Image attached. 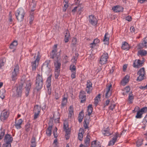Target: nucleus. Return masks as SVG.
I'll use <instances>...</instances> for the list:
<instances>
[{
  "instance_id": "obj_1",
  "label": "nucleus",
  "mask_w": 147,
  "mask_h": 147,
  "mask_svg": "<svg viewBox=\"0 0 147 147\" xmlns=\"http://www.w3.org/2000/svg\"><path fill=\"white\" fill-rule=\"evenodd\" d=\"M24 84H26V86L25 87L26 90V96L28 95L31 86V84L30 82H28L27 84L24 83L22 84V85H20L18 87L13 88L12 90V96L13 97L18 98L21 97L22 92V88Z\"/></svg>"
},
{
  "instance_id": "obj_2",
  "label": "nucleus",
  "mask_w": 147,
  "mask_h": 147,
  "mask_svg": "<svg viewBox=\"0 0 147 147\" xmlns=\"http://www.w3.org/2000/svg\"><path fill=\"white\" fill-rule=\"evenodd\" d=\"M43 84L42 77L38 74L36 77V88L37 91L40 90L42 88Z\"/></svg>"
},
{
  "instance_id": "obj_3",
  "label": "nucleus",
  "mask_w": 147,
  "mask_h": 147,
  "mask_svg": "<svg viewBox=\"0 0 147 147\" xmlns=\"http://www.w3.org/2000/svg\"><path fill=\"white\" fill-rule=\"evenodd\" d=\"M25 13L23 9L19 8L15 13V16L17 20L19 21H22Z\"/></svg>"
},
{
  "instance_id": "obj_4",
  "label": "nucleus",
  "mask_w": 147,
  "mask_h": 147,
  "mask_svg": "<svg viewBox=\"0 0 147 147\" xmlns=\"http://www.w3.org/2000/svg\"><path fill=\"white\" fill-rule=\"evenodd\" d=\"M19 73V67L18 65L17 64L12 71L11 78L12 80L15 81L17 79V76Z\"/></svg>"
},
{
  "instance_id": "obj_5",
  "label": "nucleus",
  "mask_w": 147,
  "mask_h": 147,
  "mask_svg": "<svg viewBox=\"0 0 147 147\" xmlns=\"http://www.w3.org/2000/svg\"><path fill=\"white\" fill-rule=\"evenodd\" d=\"M57 45H54L52 53L50 55V58L54 59V60L57 59V57H58V59H60V54H59L58 55V53L56 54L57 51Z\"/></svg>"
},
{
  "instance_id": "obj_6",
  "label": "nucleus",
  "mask_w": 147,
  "mask_h": 147,
  "mask_svg": "<svg viewBox=\"0 0 147 147\" xmlns=\"http://www.w3.org/2000/svg\"><path fill=\"white\" fill-rule=\"evenodd\" d=\"M51 61L47 60L43 64L41 68V70L50 72L51 71V67L50 65Z\"/></svg>"
},
{
  "instance_id": "obj_7",
  "label": "nucleus",
  "mask_w": 147,
  "mask_h": 147,
  "mask_svg": "<svg viewBox=\"0 0 147 147\" xmlns=\"http://www.w3.org/2000/svg\"><path fill=\"white\" fill-rule=\"evenodd\" d=\"M137 74L139 76L137 78V81H140L144 79V77H145L144 76L145 75L144 68L142 67L138 71Z\"/></svg>"
},
{
  "instance_id": "obj_8",
  "label": "nucleus",
  "mask_w": 147,
  "mask_h": 147,
  "mask_svg": "<svg viewBox=\"0 0 147 147\" xmlns=\"http://www.w3.org/2000/svg\"><path fill=\"white\" fill-rule=\"evenodd\" d=\"M52 75L51 74L47 78V88L48 93L50 95L51 94V82Z\"/></svg>"
},
{
  "instance_id": "obj_9",
  "label": "nucleus",
  "mask_w": 147,
  "mask_h": 147,
  "mask_svg": "<svg viewBox=\"0 0 147 147\" xmlns=\"http://www.w3.org/2000/svg\"><path fill=\"white\" fill-rule=\"evenodd\" d=\"M108 57V54L104 53L100 59L99 63L102 65L106 63Z\"/></svg>"
},
{
  "instance_id": "obj_10",
  "label": "nucleus",
  "mask_w": 147,
  "mask_h": 147,
  "mask_svg": "<svg viewBox=\"0 0 147 147\" xmlns=\"http://www.w3.org/2000/svg\"><path fill=\"white\" fill-rule=\"evenodd\" d=\"M40 54L39 52H38L36 58L34 61L32 62V70L33 71H35L36 70V63H38V61L40 60Z\"/></svg>"
},
{
  "instance_id": "obj_11",
  "label": "nucleus",
  "mask_w": 147,
  "mask_h": 147,
  "mask_svg": "<svg viewBox=\"0 0 147 147\" xmlns=\"http://www.w3.org/2000/svg\"><path fill=\"white\" fill-rule=\"evenodd\" d=\"M88 21L92 25L95 26L97 23V21L96 18L93 15L89 16Z\"/></svg>"
},
{
  "instance_id": "obj_12",
  "label": "nucleus",
  "mask_w": 147,
  "mask_h": 147,
  "mask_svg": "<svg viewBox=\"0 0 147 147\" xmlns=\"http://www.w3.org/2000/svg\"><path fill=\"white\" fill-rule=\"evenodd\" d=\"M9 113L8 112L5 111L3 110L1 112L0 119L1 121H4L9 116Z\"/></svg>"
},
{
  "instance_id": "obj_13",
  "label": "nucleus",
  "mask_w": 147,
  "mask_h": 147,
  "mask_svg": "<svg viewBox=\"0 0 147 147\" xmlns=\"http://www.w3.org/2000/svg\"><path fill=\"white\" fill-rule=\"evenodd\" d=\"M4 140L5 143H11L13 141V138L11 135L7 134L5 135Z\"/></svg>"
},
{
  "instance_id": "obj_14",
  "label": "nucleus",
  "mask_w": 147,
  "mask_h": 147,
  "mask_svg": "<svg viewBox=\"0 0 147 147\" xmlns=\"http://www.w3.org/2000/svg\"><path fill=\"white\" fill-rule=\"evenodd\" d=\"M87 83L86 91L88 94H90L92 89V84L89 80H88Z\"/></svg>"
},
{
  "instance_id": "obj_15",
  "label": "nucleus",
  "mask_w": 147,
  "mask_h": 147,
  "mask_svg": "<svg viewBox=\"0 0 147 147\" xmlns=\"http://www.w3.org/2000/svg\"><path fill=\"white\" fill-rule=\"evenodd\" d=\"M86 93L84 91H81L79 95V98L81 100V102L84 103L86 100V96L85 95Z\"/></svg>"
},
{
  "instance_id": "obj_16",
  "label": "nucleus",
  "mask_w": 147,
  "mask_h": 147,
  "mask_svg": "<svg viewBox=\"0 0 147 147\" xmlns=\"http://www.w3.org/2000/svg\"><path fill=\"white\" fill-rule=\"evenodd\" d=\"M54 65L55 69H60L61 63L60 59H58V57L57 59L54 60Z\"/></svg>"
},
{
  "instance_id": "obj_17",
  "label": "nucleus",
  "mask_w": 147,
  "mask_h": 147,
  "mask_svg": "<svg viewBox=\"0 0 147 147\" xmlns=\"http://www.w3.org/2000/svg\"><path fill=\"white\" fill-rule=\"evenodd\" d=\"M112 9L115 12H119L123 11V8L121 6L116 5L113 7Z\"/></svg>"
},
{
  "instance_id": "obj_18",
  "label": "nucleus",
  "mask_w": 147,
  "mask_h": 147,
  "mask_svg": "<svg viewBox=\"0 0 147 147\" xmlns=\"http://www.w3.org/2000/svg\"><path fill=\"white\" fill-rule=\"evenodd\" d=\"M143 63V62L139 59L137 61L136 60L133 64V66L134 67H141Z\"/></svg>"
},
{
  "instance_id": "obj_19",
  "label": "nucleus",
  "mask_w": 147,
  "mask_h": 147,
  "mask_svg": "<svg viewBox=\"0 0 147 147\" xmlns=\"http://www.w3.org/2000/svg\"><path fill=\"white\" fill-rule=\"evenodd\" d=\"M115 134V136L114 137L112 138V140H110L109 142L108 145V146H110L111 145H113L114 144L115 142H116L118 136L119 135V134L117 133H116Z\"/></svg>"
},
{
  "instance_id": "obj_20",
  "label": "nucleus",
  "mask_w": 147,
  "mask_h": 147,
  "mask_svg": "<svg viewBox=\"0 0 147 147\" xmlns=\"http://www.w3.org/2000/svg\"><path fill=\"white\" fill-rule=\"evenodd\" d=\"M22 120L21 119L18 120V121H15V126L16 128L17 129H20L21 128V125L22 122Z\"/></svg>"
},
{
  "instance_id": "obj_21",
  "label": "nucleus",
  "mask_w": 147,
  "mask_h": 147,
  "mask_svg": "<svg viewBox=\"0 0 147 147\" xmlns=\"http://www.w3.org/2000/svg\"><path fill=\"white\" fill-rule=\"evenodd\" d=\"M129 76H125L121 82V84L123 86L125 85L129 82Z\"/></svg>"
},
{
  "instance_id": "obj_22",
  "label": "nucleus",
  "mask_w": 147,
  "mask_h": 147,
  "mask_svg": "<svg viewBox=\"0 0 147 147\" xmlns=\"http://www.w3.org/2000/svg\"><path fill=\"white\" fill-rule=\"evenodd\" d=\"M84 134L83 129L80 128L79 130V133L78 134V138L80 141H82L83 137V134Z\"/></svg>"
},
{
  "instance_id": "obj_23",
  "label": "nucleus",
  "mask_w": 147,
  "mask_h": 147,
  "mask_svg": "<svg viewBox=\"0 0 147 147\" xmlns=\"http://www.w3.org/2000/svg\"><path fill=\"white\" fill-rule=\"evenodd\" d=\"M110 129L109 127H107L103 131V134L105 136H109L111 135L112 133L110 131Z\"/></svg>"
},
{
  "instance_id": "obj_24",
  "label": "nucleus",
  "mask_w": 147,
  "mask_h": 147,
  "mask_svg": "<svg viewBox=\"0 0 147 147\" xmlns=\"http://www.w3.org/2000/svg\"><path fill=\"white\" fill-rule=\"evenodd\" d=\"M90 136L88 133L87 134L86 138L85 139L84 141L85 144H86V146H88L89 145V143L90 142Z\"/></svg>"
},
{
  "instance_id": "obj_25",
  "label": "nucleus",
  "mask_w": 147,
  "mask_h": 147,
  "mask_svg": "<svg viewBox=\"0 0 147 147\" xmlns=\"http://www.w3.org/2000/svg\"><path fill=\"white\" fill-rule=\"evenodd\" d=\"M121 48L123 50H128L129 49V45L127 42H123L121 47Z\"/></svg>"
},
{
  "instance_id": "obj_26",
  "label": "nucleus",
  "mask_w": 147,
  "mask_h": 147,
  "mask_svg": "<svg viewBox=\"0 0 147 147\" xmlns=\"http://www.w3.org/2000/svg\"><path fill=\"white\" fill-rule=\"evenodd\" d=\"M52 125H49L47 129L46 130V134L49 136H51V134L52 130Z\"/></svg>"
},
{
  "instance_id": "obj_27",
  "label": "nucleus",
  "mask_w": 147,
  "mask_h": 147,
  "mask_svg": "<svg viewBox=\"0 0 147 147\" xmlns=\"http://www.w3.org/2000/svg\"><path fill=\"white\" fill-rule=\"evenodd\" d=\"M69 117L71 118L72 115L74 114V109L72 106H70L69 109Z\"/></svg>"
},
{
  "instance_id": "obj_28",
  "label": "nucleus",
  "mask_w": 147,
  "mask_h": 147,
  "mask_svg": "<svg viewBox=\"0 0 147 147\" xmlns=\"http://www.w3.org/2000/svg\"><path fill=\"white\" fill-rule=\"evenodd\" d=\"M84 116V112L82 111L80 112L79 114V116L78 117V121L80 123L82 122V119L83 118Z\"/></svg>"
},
{
  "instance_id": "obj_29",
  "label": "nucleus",
  "mask_w": 147,
  "mask_h": 147,
  "mask_svg": "<svg viewBox=\"0 0 147 147\" xmlns=\"http://www.w3.org/2000/svg\"><path fill=\"white\" fill-rule=\"evenodd\" d=\"M5 90L4 89H2L0 90V97L2 99H3L5 96Z\"/></svg>"
},
{
  "instance_id": "obj_30",
  "label": "nucleus",
  "mask_w": 147,
  "mask_h": 147,
  "mask_svg": "<svg viewBox=\"0 0 147 147\" xmlns=\"http://www.w3.org/2000/svg\"><path fill=\"white\" fill-rule=\"evenodd\" d=\"M40 107L37 105L35 106L34 108V112L40 113Z\"/></svg>"
},
{
  "instance_id": "obj_31",
  "label": "nucleus",
  "mask_w": 147,
  "mask_h": 147,
  "mask_svg": "<svg viewBox=\"0 0 147 147\" xmlns=\"http://www.w3.org/2000/svg\"><path fill=\"white\" fill-rule=\"evenodd\" d=\"M92 106V105H89L88 107L87 111L89 116H90L91 115L93 109Z\"/></svg>"
},
{
  "instance_id": "obj_32",
  "label": "nucleus",
  "mask_w": 147,
  "mask_h": 147,
  "mask_svg": "<svg viewBox=\"0 0 147 147\" xmlns=\"http://www.w3.org/2000/svg\"><path fill=\"white\" fill-rule=\"evenodd\" d=\"M67 98L65 97H63L62 100L61 104V108H63L64 106L66 105L67 102Z\"/></svg>"
},
{
  "instance_id": "obj_33",
  "label": "nucleus",
  "mask_w": 147,
  "mask_h": 147,
  "mask_svg": "<svg viewBox=\"0 0 147 147\" xmlns=\"http://www.w3.org/2000/svg\"><path fill=\"white\" fill-rule=\"evenodd\" d=\"M147 54V51L145 50H141L138 52V55H140L141 56H145Z\"/></svg>"
},
{
  "instance_id": "obj_34",
  "label": "nucleus",
  "mask_w": 147,
  "mask_h": 147,
  "mask_svg": "<svg viewBox=\"0 0 147 147\" xmlns=\"http://www.w3.org/2000/svg\"><path fill=\"white\" fill-rule=\"evenodd\" d=\"M100 94H99L95 98L94 104H95L96 106H97L98 104V100L100 99Z\"/></svg>"
},
{
  "instance_id": "obj_35",
  "label": "nucleus",
  "mask_w": 147,
  "mask_h": 147,
  "mask_svg": "<svg viewBox=\"0 0 147 147\" xmlns=\"http://www.w3.org/2000/svg\"><path fill=\"white\" fill-rule=\"evenodd\" d=\"M36 1L34 0H32V2L30 3V7L31 8H32V9H33L36 6Z\"/></svg>"
},
{
  "instance_id": "obj_36",
  "label": "nucleus",
  "mask_w": 147,
  "mask_h": 147,
  "mask_svg": "<svg viewBox=\"0 0 147 147\" xmlns=\"http://www.w3.org/2000/svg\"><path fill=\"white\" fill-rule=\"evenodd\" d=\"M5 132V130L1 128L0 130V140H1L3 138V136L4 135Z\"/></svg>"
},
{
  "instance_id": "obj_37",
  "label": "nucleus",
  "mask_w": 147,
  "mask_h": 147,
  "mask_svg": "<svg viewBox=\"0 0 147 147\" xmlns=\"http://www.w3.org/2000/svg\"><path fill=\"white\" fill-rule=\"evenodd\" d=\"M60 69H55V78L57 79L59 75Z\"/></svg>"
},
{
  "instance_id": "obj_38",
  "label": "nucleus",
  "mask_w": 147,
  "mask_h": 147,
  "mask_svg": "<svg viewBox=\"0 0 147 147\" xmlns=\"http://www.w3.org/2000/svg\"><path fill=\"white\" fill-rule=\"evenodd\" d=\"M142 113L139 110L137 112L136 117L137 119L140 118L142 117Z\"/></svg>"
},
{
  "instance_id": "obj_39",
  "label": "nucleus",
  "mask_w": 147,
  "mask_h": 147,
  "mask_svg": "<svg viewBox=\"0 0 147 147\" xmlns=\"http://www.w3.org/2000/svg\"><path fill=\"white\" fill-rule=\"evenodd\" d=\"M69 33L67 32H66L64 39V41L65 43L69 41Z\"/></svg>"
},
{
  "instance_id": "obj_40",
  "label": "nucleus",
  "mask_w": 147,
  "mask_h": 147,
  "mask_svg": "<svg viewBox=\"0 0 147 147\" xmlns=\"http://www.w3.org/2000/svg\"><path fill=\"white\" fill-rule=\"evenodd\" d=\"M143 140L142 139L138 140L136 142V146L137 147H139V146H141L142 144V142Z\"/></svg>"
},
{
  "instance_id": "obj_41",
  "label": "nucleus",
  "mask_w": 147,
  "mask_h": 147,
  "mask_svg": "<svg viewBox=\"0 0 147 147\" xmlns=\"http://www.w3.org/2000/svg\"><path fill=\"white\" fill-rule=\"evenodd\" d=\"M25 127L26 130L27 132L29 131L30 130V129H31V125L29 123H27Z\"/></svg>"
},
{
  "instance_id": "obj_42",
  "label": "nucleus",
  "mask_w": 147,
  "mask_h": 147,
  "mask_svg": "<svg viewBox=\"0 0 147 147\" xmlns=\"http://www.w3.org/2000/svg\"><path fill=\"white\" fill-rule=\"evenodd\" d=\"M109 35V33L108 32H107L105 34V35L104 39H103V41L104 42H108L109 40V37L108 36Z\"/></svg>"
},
{
  "instance_id": "obj_43",
  "label": "nucleus",
  "mask_w": 147,
  "mask_h": 147,
  "mask_svg": "<svg viewBox=\"0 0 147 147\" xmlns=\"http://www.w3.org/2000/svg\"><path fill=\"white\" fill-rule=\"evenodd\" d=\"M84 127L85 129H86L88 128V120L87 119H84Z\"/></svg>"
},
{
  "instance_id": "obj_44",
  "label": "nucleus",
  "mask_w": 147,
  "mask_h": 147,
  "mask_svg": "<svg viewBox=\"0 0 147 147\" xmlns=\"http://www.w3.org/2000/svg\"><path fill=\"white\" fill-rule=\"evenodd\" d=\"M134 99V97L133 96V94H132V93L130 92L129 93V99L128 100L131 103V101L132 100H133Z\"/></svg>"
},
{
  "instance_id": "obj_45",
  "label": "nucleus",
  "mask_w": 147,
  "mask_h": 147,
  "mask_svg": "<svg viewBox=\"0 0 147 147\" xmlns=\"http://www.w3.org/2000/svg\"><path fill=\"white\" fill-rule=\"evenodd\" d=\"M70 69L72 72L76 71V66L74 65H71L70 66Z\"/></svg>"
},
{
  "instance_id": "obj_46",
  "label": "nucleus",
  "mask_w": 147,
  "mask_h": 147,
  "mask_svg": "<svg viewBox=\"0 0 147 147\" xmlns=\"http://www.w3.org/2000/svg\"><path fill=\"white\" fill-rule=\"evenodd\" d=\"M2 147H11V143H5L3 144Z\"/></svg>"
},
{
  "instance_id": "obj_47",
  "label": "nucleus",
  "mask_w": 147,
  "mask_h": 147,
  "mask_svg": "<svg viewBox=\"0 0 147 147\" xmlns=\"http://www.w3.org/2000/svg\"><path fill=\"white\" fill-rule=\"evenodd\" d=\"M144 45L145 44H144L143 42L142 43H140L138 46V48L141 49L144 47H145V46Z\"/></svg>"
},
{
  "instance_id": "obj_48",
  "label": "nucleus",
  "mask_w": 147,
  "mask_h": 147,
  "mask_svg": "<svg viewBox=\"0 0 147 147\" xmlns=\"http://www.w3.org/2000/svg\"><path fill=\"white\" fill-rule=\"evenodd\" d=\"M57 128L56 127H55V129L53 131V133L54 137L55 138H57L58 136L57 135Z\"/></svg>"
},
{
  "instance_id": "obj_49",
  "label": "nucleus",
  "mask_w": 147,
  "mask_h": 147,
  "mask_svg": "<svg viewBox=\"0 0 147 147\" xmlns=\"http://www.w3.org/2000/svg\"><path fill=\"white\" fill-rule=\"evenodd\" d=\"M140 110L143 114L144 113H146L147 111V107H144L141 109Z\"/></svg>"
},
{
  "instance_id": "obj_50",
  "label": "nucleus",
  "mask_w": 147,
  "mask_h": 147,
  "mask_svg": "<svg viewBox=\"0 0 147 147\" xmlns=\"http://www.w3.org/2000/svg\"><path fill=\"white\" fill-rule=\"evenodd\" d=\"M111 91H107L106 94L105 98H108L111 95Z\"/></svg>"
},
{
  "instance_id": "obj_51",
  "label": "nucleus",
  "mask_w": 147,
  "mask_h": 147,
  "mask_svg": "<svg viewBox=\"0 0 147 147\" xmlns=\"http://www.w3.org/2000/svg\"><path fill=\"white\" fill-rule=\"evenodd\" d=\"M34 19V16H32V15H30V24H31L32 22V21Z\"/></svg>"
},
{
  "instance_id": "obj_52",
  "label": "nucleus",
  "mask_w": 147,
  "mask_h": 147,
  "mask_svg": "<svg viewBox=\"0 0 147 147\" xmlns=\"http://www.w3.org/2000/svg\"><path fill=\"white\" fill-rule=\"evenodd\" d=\"M130 90V88L129 87L126 86L125 88L124 91H125L126 93H128L129 92Z\"/></svg>"
},
{
  "instance_id": "obj_53",
  "label": "nucleus",
  "mask_w": 147,
  "mask_h": 147,
  "mask_svg": "<svg viewBox=\"0 0 147 147\" xmlns=\"http://www.w3.org/2000/svg\"><path fill=\"white\" fill-rule=\"evenodd\" d=\"M79 54L77 52H76L75 55L74 56V58L75 61H77Z\"/></svg>"
},
{
  "instance_id": "obj_54",
  "label": "nucleus",
  "mask_w": 147,
  "mask_h": 147,
  "mask_svg": "<svg viewBox=\"0 0 147 147\" xmlns=\"http://www.w3.org/2000/svg\"><path fill=\"white\" fill-rule=\"evenodd\" d=\"M144 44H145V48H147V37H145L143 40Z\"/></svg>"
},
{
  "instance_id": "obj_55",
  "label": "nucleus",
  "mask_w": 147,
  "mask_h": 147,
  "mask_svg": "<svg viewBox=\"0 0 147 147\" xmlns=\"http://www.w3.org/2000/svg\"><path fill=\"white\" fill-rule=\"evenodd\" d=\"M12 16L10 12H9V22H11L12 21Z\"/></svg>"
},
{
  "instance_id": "obj_56",
  "label": "nucleus",
  "mask_w": 147,
  "mask_h": 147,
  "mask_svg": "<svg viewBox=\"0 0 147 147\" xmlns=\"http://www.w3.org/2000/svg\"><path fill=\"white\" fill-rule=\"evenodd\" d=\"M79 6L78 5V7L77 6L75 7L72 10V12L73 13V14H74L75 13V12L76 11L77 9L78 8V7H79Z\"/></svg>"
},
{
  "instance_id": "obj_57",
  "label": "nucleus",
  "mask_w": 147,
  "mask_h": 147,
  "mask_svg": "<svg viewBox=\"0 0 147 147\" xmlns=\"http://www.w3.org/2000/svg\"><path fill=\"white\" fill-rule=\"evenodd\" d=\"M115 104L111 105L109 107V109L113 110V109L115 108Z\"/></svg>"
},
{
  "instance_id": "obj_58",
  "label": "nucleus",
  "mask_w": 147,
  "mask_h": 147,
  "mask_svg": "<svg viewBox=\"0 0 147 147\" xmlns=\"http://www.w3.org/2000/svg\"><path fill=\"white\" fill-rule=\"evenodd\" d=\"M4 65V62L3 59L0 60V68L2 66Z\"/></svg>"
},
{
  "instance_id": "obj_59",
  "label": "nucleus",
  "mask_w": 147,
  "mask_h": 147,
  "mask_svg": "<svg viewBox=\"0 0 147 147\" xmlns=\"http://www.w3.org/2000/svg\"><path fill=\"white\" fill-rule=\"evenodd\" d=\"M34 119H36L37 118L39 114L40 113H36V112H34Z\"/></svg>"
},
{
  "instance_id": "obj_60",
  "label": "nucleus",
  "mask_w": 147,
  "mask_h": 147,
  "mask_svg": "<svg viewBox=\"0 0 147 147\" xmlns=\"http://www.w3.org/2000/svg\"><path fill=\"white\" fill-rule=\"evenodd\" d=\"M76 71H73L72 72L71 75V78L72 79H74L76 77Z\"/></svg>"
},
{
  "instance_id": "obj_61",
  "label": "nucleus",
  "mask_w": 147,
  "mask_h": 147,
  "mask_svg": "<svg viewBox=\"0 0 147 147\" xmlns=\"http://www.w3.org/2000/svg\"><path fill=\"white\" fill-rule=\"evenodd\" d=\"M110 101L109 100H107L105 102V103L104 104V107H105L106 106H108L109 103Z\"/></svg>"
},
{
  "instance_id": "obj_62",
  "label": "nucleus",
  "mask_w": 147,
  "mask_h": 147,
  "mask_svg": "<svg viewBox=\"0 0 147 147\" xmlns=\"http://www.w3.org/2000/svg\"><path fill=\"white\" fill-rule=\"evenodd\" d=\"M112 85L111 84L110 85H109L108 86H107V91H110V89L112 88Z\"/></svg>"
},
{
  "instance_id": "obj_63",
  "label": "nucleus",
  "mask_w": 147,
  "mask_h": 147,
  "mask_svg": "<svg viewBox=\"0 0 147 147\" xmlns=\"http://www.w3.org/2000/svg\"><path fill=\"white\" fill-rule=\"evenodd\" d=\"M126 20L130 22L131 20V17L130 16H128L126 18Z\"/></svg>"
},
{
  "instance_id": "obj_64",
  "label": "nucleus",
  "mask_w": 147,
  "mask_h": 147,
  "mask_svg": "<svg viewBox=\"0 0 147 147\" xmlns=\"http://www.w3.org/2000/svg\"><path fill=\"white\" fill-rule=\"evenodd\" d=\"M96 144V141H93L92 142L91 144V147H94L95 145Z\"/></svg>"
}]
</instances>
